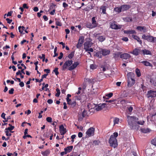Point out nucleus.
<instances>
[{
    "label": "nucleus",
    "instance_id": "nucleus-39",
    "mask_svg": "<svg viewBox=\"0 0 156 156\" xmlns=\"http://www.w3.org/2000/svg\"><path fill=\"white\" fill-rule=\"evenodd\" d=\"M56 91L57 92V93H56L55 95L56 96L58 97L59 96L60 94V90L58 88L56 89Z\"/></svg>",
    "mask_w": 156,
    "mask_h": 156
},
{
    "label": "nucleus",
    "instance_id": "nucleus-8",
    "mask_svg": "<svg viewBox=\"0 0 156 156\" xmlns=\"http://www.w3.org/2000/svg\"><path fill=\"white\" fill-rule=\"evenodd\" d=\"M59 130L61 135H64L66 132V129L64 128L63 125H61L59 126Z\"/></svg>",
    "mask_w": 156,
    "mask_h": 156
},
{
    "label": "nucleus",
    "instance_id": "nucleus-45",
    "mask_svg": "<svg viewBox=\"0 0 156 156\" xmlns=\"http://www.w3.org/2000/svg\"><path fill=\"white\" fill-rule=\"evenodd\" d=\"M74 54L73 52H71V53H70L68 56V57L71 59L72 58H73V57L74 56Z\"/></svg>",
    "mask_w": 156,
    "mask_h": 156
},
{
    "label": "nucleus",
    "instance_id": "nucleus-36",
    "mask_svg": "<svg viewBox=\"0 0 156 156\" xmlns=\"http://www.w3.org/2000/svg\"><path fill=\"white\" fill-rule=\"evenodd\" d=\"M101 9H102V12L103 13L105 14L106 13V8L105 6H103L101 7Z\"/></svg>",
    "mask_w": 156,
    "mask_h": 156
},
{
    "label": "nucleus",
    "instance_id": "nucleus-53",
    "mask_svg": "<svg viewBox=\"0 0 156 156\" xmlns=\"http://www.w3.org/2000/svg\"><path fill=\"white\" fill-rule=\"evenodd\" d=\"M5 114L4 113H2L1 115V117L5 119H6L5 118Z\"/></svg>",
    "mask_w": 156,
    "mask_h": 156
},
{
    "label": "nucleus",
    "instance_id": "nucleus-16",
    "mask_svg": "<svg viewBox=\"0 0 156 156\" xmlns=\"http://www.w3.org/2000/svg\"><path fill=\"white\" fill-rule=\"evenodd\" d=\"M92 44L89 42H86L84 44V49L85 50L91 46Z\"/></svg>",
    "mask_w": 156,
    "mask_h": 156
},
{
    "label": "nucleus",
    "instance_id": "nucleus-50",
    "mask_svg": "<svg viewBox=\"0 0 156 156\" xmlns=\"http://www.w3.org/2000/svg\"><path fill=\"white\" fill-rule=\"evenodd\" d=\"M58 68H55L54 70V72L55 73V74L56 75H58Z\"/></svg>",
    "mask_w": 156,
    "mask_h": 156
},
{
    "label": "nucleus",
    "instance_id": "nucleus-14",
    "mask_svg": "<svg viewBox=\"0 0 156 156\" xmlns=\"http://www.w3.org/2000/svg\"><path fill=\"white\" fill-rule=\"evenodd\" d=\"M130 80H128V87H131L135 83V80L134 79L131 78Z\"/></svg>",
    "mask_w": 156,
    "mask_h": 156
},
{
    "label": "nucleus",
    "instance_id": "nucleus-25",
    "mask_svg": "<svg viewBox=\"0 0 156 156\" xmlns=\"http://www.w3.org/2000/svg\"><path fill=\"white\" fill-rule=\"evenodd\" d=\"M25 29V28L23 26H20L18 27V30H19V32L21 34H24V33H23V32Z\"/></svg>",
    "mask_w": 156,
    "mask_h": 156
},
{
    "label": "nucleus",
    "instance_id": "nucleus-62",
    "mask_svg": "<svg viewBox=\"0 0 156 156\" xmlns=\"http://www.w3.org/2000/svg\"><path fill=\"white\" fill-rule=\"evenodd\" d=\"M68 6V5L66 2L63 3V6L65 8L66 7Z\"/></svg>",
    "mask_w": 156,
    "mask_h": 156
},
{
    "label": "nucleus",
    "instance_id": "nucleus-7",
    "mask_svg": "<svg viewBox=\"0 0 156 156\" xmlns=\"http://www.w3.org/2000/svg\"><path fill=\"white\" fill-rule=\"evenodd\" d=\"M110 25L112 29H120L122 27L121 25H117L114 23H111Z\"/></svg>",
    "mask_w": 156,
    "mask_h": 156
},
{
    "label": "nucleus",
    "instance_id": "nucleus-5",
    "mask_svg": "<svg viewBox=\"0 0 156 156\" xmlns=\"http://www.w3.org/2000/svg\"><path fill=\"white\" fill-rule=\"evenodd\" d=\"M94 129L92 127L89 128L86 132V137H89L93 136L94 134Z\"/></svg>",
    "mask_w": 156,
    "mask_h": 156
},
{
    "label": "nucleus",
    "instance_id": "nucleus-29",
    "mask_svg": "<svg viewBox=\"0 0 156 156\" xmlns=\"http://www.w3.org/2000/svg\"><path fill=\"white\" fill-rule=\"evenodd\" d=\"M98 39L100 42H102L105 40V36H101L98 37Z\"/></svg>",
    "mask_w": 156,
    "mask_h": 156
},
{
    "label": "nucleus",
    "instance_id": "nucleus-6",
    "mask_svg": "<svg viewBox=\"0 0 156 156\" xmlns=\"http://www.w3.org/2000/svg\"><path fill=\"white\" fill-rule=\"evenodd\" d=\"M106 105V104L103 103L102 104H99L98 105L95 106V109L97 111H99L104 108Z\"/></svg>",
    "mask_w": 156,
    "mask_h": 156
},
{
    "label": "nucleus",
    "instance_id": "nucleus-33",
    "mask_svg": "<svg viewBox=\"0 0 156 156\" xmlns=\"http://www.w3.org/2000/svg\"><path fill=\"white\" fill-rule=\"evenodd\" d=\"M141 62L146 66H151V64L147 61H142Z\"/></svg>",
    "mask_w": 156,
    "mask_h": 156
},
{
    "label": "nucleus",
    "instance_id": "nucleus-38",
    "mask_svg": "<svg viewBox=\"0 0 156 156\" xmlns=\"http://www.w3.org/2000/svg\"><path fill=\"white\" fill-rule=\"evenodd\" d=\"M5 132L6 133V136H10L12 135L11 133L10 132V131L8 130L5 129Z\"/></svg>",
    "mask_w": 156,
    "mask_h": 156
},
{
    "label": "nucleus",
    "instance_id": "nucleus-23",
    "mask_svg": "<svg viewBox=\"0 0 156 156\" xmlns=\"http://www.w3.org/2000/svg\"><path fill=\"white\" fill-rule=\"evenodd\" d=\"M122 11L126 10L130 8L129 5H122L121 6Z\"/></svg>",
    "mask_w": 156,
    "mask_h": 156
},
{
    "label": "nucleus",
    "instance_id": "nucleus-32",
    "mask_svg": "<svg viewBox=\"0 0 156 156\" xmlns=\"http://www.w3.org/2000/svg\"><path fill=\"white\" fill-rule=\"evenodd\" d=\"M86 27L87 28L91 29L95 27H94V26L92 23H87L86 25Z\"/></svg>",
    "mask_w": 156,
    "mask_h": 156
},
{
    "label": "nucleus",
    "instance_id": "nucleus-40",
    "mask_svg": "<svg viewBox=\"0 0 156 156\" xmlns=\"http://www.w3.org/2000/svg\"><path fill=\"white\" fill-rule=\"evenodd\" d=\"M136 74L138 77H140L141 76V74L140 73L139 69H136Z\"/></svg>",
    "mask_w": 156,
    "mask_h": 156
},
{
    "label": "nucleus",
    "instance_id": "nucleus-4",
    "mask_svg": "<svg viewBox=\"0 0 156 156\" xmlns=\"http://www.w3.org/2000/svg\"><path fill=\"white\" fill-rule=\"evenodd\" d=\"M142 37L143 39L147 40L149 42H156V37H154L151 36H147L145 34H143L142 35Z\"/></svg>",
    "mask_w": 156,
    "mask_h": 156
},
{
    "label": "nucleus",
    "instance_id": "nucleus-20",
    "mask_svg": "<svg viewBox=\"0 0 156 156\" xmlns=\"http://www.w3.org/2000/svg\"><path fill=\"white\" fill-rule=\"evenodd\" d=\"M102 54L103 55H106L110 53L109 51L105 49H103L101 51Z\"/></svg>",
    "mask_w": 156,
    "mask_h": 156
},
{
    "label": "nucleus",
    "instance_id": "nucleus-13",
    "mask_svg": "<svg viewBox=\"0 0 156 156\" xmlns=\"http://www.w3.org/2000/svg\"><path fill=\"white\" fill-rule=\"evenodd\" d=\"M50 152V150L48 149L44 151H41V153L43 156H48Z\"/></svg>",
    "mask_w": 156,
    "mask_h": 156
},
{
    "label": "nucleus",
    "instance_id": "nucleus-63",
    "mask_svg": "<svg viewBox=\"0 0 156 156\" xmlns=\"http://www.w3.org/2000/svg\"><path fill=\"white\" fill-rule=\"evenodd\" d=\"M47 102L48 103L51 104L52 103L53 101L51 99H48L47 101Z\"/></svg>",
    "mask_w": 156,
    "mask_h": 156
},
{
    "label": "nucleus",
    "instance_id": "nucleus-24",
    "mask_svg": "<svg viewBox=\"0 0 156 156\" xmlns=\"http://www.w3.org/2000/svg\"><path fill=\"white\" fill-rule=\"evenodd\" d=\"M132 37L135 39L139 43L141 44L142 43L141 41L140 40L139 37L136 35H132Z\"/></svg>",
    "mask_w": 156,
    "mask_h": 156
},
{
    "label": "nucleus",
    "instance_id": "nucleus-55",
    "mask_svg": "<svg viewBox=\"0 0 156 156\" xmlns=\"http://www.w3.org/2000/svg\"><path fill=\"white\" fill-rule=\"evenodd\" d=\"M23 8L24 9H28V7L27 6V4H24L23 5Z\"/></svg>",
    "mask_w": 156,
    "mask_h": 156
},
{
    "label": "nucleus",
    "instance_id": "nucleus-9",
    "mask_svg": "<svg viewBox=\"0 0 156 156\" xmlns=\"http://www.w3.org/2000/svg\"><path fill=\"white\" fill-rule=\"evenodd\" d=\"M84 39L83 37H80L79 39L78 43L77 44L76 47L77 48H80L82 45L83 44L84 42Z\"/></svg>",
    "mask_w": 156,
    "mask_h": 156
},
{
    "label": "nucleus",
    "instance_id": "nucleus-18",
    "mask_svg": "<svg viewBox=\"0 0 156 156\" xmlns=\"http://www.w3.org/2000/svg\"><path fill=\"white\" fill-rule=\"evenodd\" d=\"M92 24L95 27H96L98 24L95 20V17H93L92 19Z\"/></svg>",
    "mask_w": 156,
    "mask_h": 156
},
{
    "label": "nucleus",
    "instance_id": "nucleus-12",
    "mask_svg": "<svg viewBox=\"0 0 156 156\" xmlns=\"http://www.w3.org/2000/svg\"><path fill=\"white\" fill-rule=\"evenodd\" d=\"M130 57V55L127 53H124L121 55V58L124 59H129Z\"/></svg>",
    "mask_w": 156,
    "mask_h": 156
},
{
    "label": "nucleus",
    "instance_id": "nucleus-2",
    "mask_svg": "<svg viewBox=\"0 0 156 156\" xmlns=\"http://www.w3.org/2000/svg\"><path fill=\"white\" fill-rule=\"evenodd\" d=\"M72 60H68L66 61L63 66L62 69H65L68 68L69 70H71L75 69L80 63L79 62L77 61L75 62L73 64Z\"/></svg>",
    "mask_w": 156,
    "mask_h": 156
},
{
    "label": "nucleus",
    "instance_id": "nucleus-42",
    "mask_svg": "<svg viewBox=\"0 0 156 156\" xmlns=\"http://www.w3.org/2000/svg\"><path fill=\"white\" fill-rule=\"evenodd\" d=\"M151 143L152 144L156 146V137L152 140Z\"/></svg>",
    "mask_w": 156,
    "mask_h": 156
},
{
    "label": "nucleus",
    "instance_id": "nucleus-49",
    "mask_svg": "<svg viewBox=\"0 0 156 156\" xmlns=\"http://www.w3.org/2000/svg\"><path fill=\"white\" fill-rule=\"evenodd\" d=\"M66 101L68 104H70V103H71V100L70 99L68 98H66Z\"/></svg>",
    "mask_w": 156,
    "mask_h": 156
},
{
    "label": "nucleus",
    "instance_id": "nucleus-21",
    "mask_svg": "<svg viewBox=\"0 0 156 156\" xmlns=\"http://www.w3.org/2000/svg\"><path fill=\"white\" fill-rule=\"evenodd\" d=\"M124 33L129 34H135L136 31L134 30H124Z\"/></svg>",
    "mask_w": 156,
    "mask_h": 156
},
{
    "label": "nucleus",
    "instance_id": "nucleus-19",
    "mask_svg": "<svg viewBox=\"0 0 156 156\" xmlns=\"http://www.w3.org/2000/svg\"><path fill=\"white\" fill-rule=\"evenodd\" d=\"M73 146H69L64 149V150L67 153L70 152L72 150Z\"/></svg>",
    "mask_w": 156,
    "mask_h": 156
},
{
    "label": "nucleus",
    "instance_id": "nucleus-60",
    "mask_svg": "<svg viewBox=\"0 0 156 156\" xmlns=\"http://www.w3.org/2000/svg\"><path fill=\"white\" fill-rule=\"evenodd\" d=\"M122 40L125 41H127L128 40V39L127 37H124L122 38Z\"/></svg>",
    "mask_w": 156,
    "mask_h": 156
},
{
    "label": "nucleus",
    "instance_id": "nucleus-51",
    "mask_svg": "<svg viewBox=\"0 0 156 156\" xmlns=\"http://www.w3.org/2000/svg\"><path fill=\"white\" fill-rule=\"evenodd\" d=\"M63 55V54L62 52H60V56L58 57V58L59 59H61L62 58Z\"/></svg>",
    "mask_w": 156,
    "mask_h": 156
},
{
    "label": "nucleus",
    "instance_id": "nucleus-11",
    "mask_svg": "<svg viewBox=\"0 0 156 156\" xmlns=\"http://www.w3.org/2000/svg\"><path fill=\"white\" fill-rule=\"evenodd\" d=\"M147 95L148 97H155L156 96V91L152 90H150L149 91H148Z\"/></svg>",
    "mask_w": 156,
    "mask_h": 156
},
{
    "label": "nucleus",
    "instance_id": "nucleus-22",
    "mask_svg": "<svg viewBox=\"0 0 156 156\" xmlns=\"http://www.w3.org/2000/svg\"><path fill=\"white\" fill-rule=\"evenodd\" d=\"M140 50L139 49L137 48H135L132 52H131L130 53L133 54L135 55H137L139 53Z\"/></svg>",
    "mask_w": 156,
    "mask_h": 156
},
{
    "label": "nucleus",
    "instance_id": "nucleus-10",
    "mask_svg": "<svg viewBox=\"0 0 156 156\" xmlns=\"http://www.w3.org/2000/svg\"><path fill=\"white\" fill-rule=\"evenodd\" d=\"M87 115V111L85 110H84L82 112L81 115L79 117V120H81L83 118Z\"/></svg>",
    "mask_w": 156,
    "mask_h": 156
},
{
    "label": "nucleus",
    "instance_id": "nucleus-37",
    "mask_svg": "<svg viewBox=\"0 0 156 156\" xmlns=\"http://www.w3.org/2000/svg\"><path fill=\"white\" fill-rule=\"evenodd\" d=\"M86 51H87L88 53L90 54V56H91V54L90 52H93V50L92 48H89L85 50Z\"/></svg>",
    "mask_w": 156,
    "mask_h": 156
},
{
    "label": "nucleus",
    "instance_id": "nucleus-30",
    "mask_svg": "<svg viewBox=\"0 0 156 156\" xmlns=\"http://www.w3.org/2000/svg\"><path fill=\"white\" fill-rule=\"evenodd\" d=\"M114 11L117 12H120L122 11L121 7H117L115 8L114 9Z\"/></svg>",
    "mask_w": 156,
    "mask_h": 156
},
{
    "label": "nucleus",
    "instance_id": "nucleus-35",
    "mask_svg": "<svg viewBox=\"0 0 156 156\" xmlns=\"http://www.w3.org/2000/svg\"><path fill=\"white\" fill-rule=\"evenodd\" d=\"M97 66L95 64H91L90 65V68L91 69L94 70L96 69L97 68Z\"/></svg>",
    "mask_w": 156,
    "mask_h": 156
},
{
    "label": "nucleus",
    "instance_id": "nucleus-64",
    "mask_svg": "<svg viewBox=\"0 0 156 156\" xmlns=\"http://www.w3.org/2000/svg\"><path fill=\"white\" fill-rule=\"evenodd\" d=\"M12 12L11 11L9 12L7 14V16H11L12 15Z\"/></svg>",
    "mask_w": 156,
    "mask_h": 156
},
{
    "label": "nucleus",
    "instance_id": "nucleus-17",
    "mask_svg": "<svg viewBox=\"0 0 156 156\" xmlns=\"http://www.w3.org/2000/svg\"><path fill=\"white\" fill-rule=\"evenodd\" d=\"M136 29L139 31L145 32H146V29L143 26H138L137 27Z\"/></svg>",
    "mask_w": 156,
    "mask_h": 156
},
{
    "label": "nucleus",
    "instance_id": "nucleus-61",
    "mask_svg": "<svg viewBox=\"0 0 156 156\" xmlns=\"http://www.w3.org/2000/svg\"><path fill=\"white\" fill-rule=\"evenodd\" d=\"M35 80L37 82H41L43 81L42 79L41 78L40 80H39L38 79H36Z\"/></svg>",
    "mask_w": 156,
    "mask_h": 156
},
{
    "label": "nucleus",
    "instance_id": "nucleus-43",
    "mask_svg": "<svg viewBox=\"0 0 156 156\" xmlns=\"http://www.w3.org/2000/svg\"><path fill=\"white\" fill-rule=\"evenodd\" d=\"M76 102L75 101H73V102H71L69 105H71L72 107H74L76 105Z\"/></svg>",
    "mask_w": 156,
    "mask_h": 156
},
{
    "label": "nucleus",
    "instance_id": "nucleus-3",
    "mask_svg": "<svg viewBox=\"0 0 156 156\" xmlns=\"http://www.w3.org/2000/svg\"><path fill=\"white\" fill-rule=\"evenodd\" d=\"M118 136V133L115 132L113 133V135L111 136L109 140V143L110 146L114 148L118 146L117 140L116 138Z\"/></svg>",
    "mask_w": 156,
    "mask_h": 156
},
{
    "label": "nucleus",
    "instance_id": "nucleus-46",
    "mask_svg": "<svg viewBox=\"0 0 156 156\" xmlns=\"http://www.w3.org/2000/svg\"><path fill=\"white\" fill-rule=\"evenodd\" d=\"M52 118L51 117H48L46 119V121L49 122H52Z\"/></svg>",
    "mask_w": 156,
    "mask_h": 156
},
{
    "label": "nucleus",
    "instance_id": "nucleus-27",
    "mask_svg": "<svg viewBox=\"0 0 156 156\" xmlns=\"http://www.w3.org/2000/svg\"><path fill=\"white\" fill-rule=\"evenodd\" d=\"M142 52H143V54L144 55H151V52L149 51L148 50H147L146 49H144L142 51Z\"/></svg>",
    "mask_w": 156,
    "mask_h": 156
},
{
    "label": "nucleus",
    "instance_id": "nucleus-47",
    "mask_svg": "<svg viewBox=\"0 0 156 156\" xmlns=\"http://www.w3.org/2000/svg\"><path fill=\"white\" fill-rule=\"evenodd\" d=\"M14 91V89L13 88H12L10 90H9V93L10 94H12L13 93V91Z\"/></svg>",
    "mask_w": 156,
    "mask_h": 156
},
{
    "label": "nucleus",
    "instance_id": "nucleus-44",
    "mask_svg": "<svg viewBox=\"0 0 156 156\" xmlns=\"http://www.w3.org/2000/svg\"><path fill=\"white\" fill-rule=\"evenodd\" d=\"M57 51V48L56 47L55 48L54 50V55L53 56V57H55L58 55V54L57 53H56Z\"/></svg>",
    "mask_w": 156,
    "mask_h": 156
},
{
    "label": "nucleus",
    "instance_id": "nucleus-48",
    "mask_svg": "<svg viewBox=\"0 0 156 156\" xmlns=\"http://www.w3.org/2000/svg\"><path fill=\"white\" fill-rule=\"evenodd\" d=\"M77 127L78 129H79L81 131H83V127L81 126H77Z\"/></svg>",
    "mask_w": 156,
    "mask_h": 156
},
{
    "label": "nucleus",
    "instance_id": "nucleus-31",
    "mask_svg": "<svg viewBox=\"0 0 156 156\" xmlns=\"http://www.w3.org/2000/svg\"><path fill=\"white\" fill-rule=\"evenodd\" d=\"M9 126H10V127H9L5 129V130H7L8 131H9L10 132H11L12 130L14 128V127L13 126H12L11 124H9Z\"/></svg>",
    "mask_w": 156,
    "mask_h": 156
},
{
    "label": "nucleus",
    "instance_id": "nucleus-1",
    "mask_svg": "<svg viewBox=\"0 0 156 156\" xmlns=\"http://www.w3.org/2000/svg\"><path fill=\"white\" fill-rule=\"evenodd\" d=\"M127 118L129 126L132 130H138L140 127L139 125H143L144 122L143 120L138 121V118L134 116H127Z\"/></svg>",
    "mask_w": 156,
    "mask_h": 156
},
{
    "label": "nucleus",
    "instance_id": "nucleus-59",
    "mask_svg": "<svg viewBox=\"0 0 156 156\" xmlns=\"http://www.w3.org/2000/svg\"><path fill=\"white\" fill-rule=\"evenodd\" d=\"M33 10L35 12H37L38 11V9L37 7H35L34 8Z\"/></svg>",
    "mask_w": 156,
    "mask_h": 156
},
{
    "label": "nucleus",
    "instance_id": "nucleus-56",
    "mask_svg": "<svg viewBox=\"0 0 156 156\" xmlns=\"http://www.w3.org/2000/svg\"><path fill=\"white\" fill-rule=\"evenodd\" d=\"M6 20L7 21V23H10L12 21V20H10L9 18H7L6 19Z\"/></svg>",
    "mask_w": 156,
    "mask_h": 156
},
{
    "label": "nucleus",
    "instance_id": "nucleus-34",
    "mask_svg": "<svg viewBox=\"0 0 156 156\" xmlns=\"http://www.w3.org/2000/svg\"><path fill=\"white\" fill-rule=\"evenodd\" d=\"M113 122L114 125L118 124L119 122V119L117 118H114Z\"/></svg>",
    "mask_w": 156,
    "mask_h": 156
},
{
    "label": "nucleus",
    "instance_id": "nucleus-41",
    "mask_svg": "<svg viewBox=\"0 0 156 156\" xmlns=\"http://www.w3.org/2000/svg\"><path fill=\"white\" fill-rule=\"evenodd\" d=\"M101 54L102 53L101 51H98L97 52L96 54V56L97 57H98L99 58H101Z\"/></svg>",
    "mask_w": 156,
    "mask_h": 156
},
{
    "label": "nucleus",
    "instance_id": "nucleus-26",
    "mask_svg": "<svg viewBox=\"0 0 156 156\" xmlns=\"http://www.w3.org/2000/svg\"><path fill=\"white\" fill-rule=\"evenodd\" d=\"M151 131V130L148 128H142L141 129V131L144 133H149Z\"/></svg>",
    "mask_w": 156,
    "mask_h": 156
},
{
    "label": "nucleus",
    "instance_id": "nucleus-15",
    "mask_svg": "<svg viewBox=\"0 0 156 156\" xmlns=\"http://www.w3.org/2000/svg\"><path fill=\"white\" fill-rule=\"evenodd\" d=\"M113 94L112 93H110L109 94H106L105 96H103V98L106 99H108L112 97L113 96Z\"/></svg>",
    "mask_w": 156,
    "mask_h": 156
},
{
    "label": "nucleus",
    "instance_id": "nucleus-52",
    "mask_svg": "<svg viewBox=\"0 0 156 156\" xmlns=\"http://www.w3.org/2000/svg\"><path fill=\"white\" fill-rule=\"evenodd\" d=\"M133 108L131 106L129 107V108H128V110L129 112H131L133 110Z\"/></svg>",
    "mask_w": 156,
    "mask_h": 156
},
{
    "label": "nucleus",
    "instance_id": "nucleus-28",
    "mask_svg": "<svg viewBox=\"0 0 156 156\" xmlns=\"http://www.w3.org/2000/svg\"><path fill=\"white\" fill-rule=\"evenodd\" d=\"M55 24L57 26H62V23L59 19H55Z\"/></svg>",
    "mask_w": 156,
    "mask_h": 156
},
{
    "label": "nucleus",
    "instance_id": "nucleus-58",
    "mask_svg": "<svg viewBox=\"0 0 156 156\" xmlns=\"http://www.w3.org/2000/svg\"><path fill=\"white\" fill-rule=\"evenodd\" d=\"M83 136V133L81 132H79V133L78 134V136L80 137L81 138Z\"/></svg>",
    "mask_w": 156,
    "mask_h": 156
},
{
    "label": "nucleus",
    "instance_id": "nucleus-54",
    "mask_svg": "<svg viewBox=\"0 0 156 156\" xmlns=\"http://www.w3.org/2000/svg\"><path fill=\"white\" fill-rule=\"evenodd\" d=\"M56 5L54 4L53 3H51V6L50 7V9L51 8L53 9V8H55L56 6Z\"/></svg>",
    "mask_w": 156,
    "mask_h": 156
},
{
    "label": "nucleus",
    "instance_id": "nucleus-57",
    "mask_svg": "<svg viewBox=\"0 0 156 156\" xmlns=\"http://www.w3.org/2000/svg\"><path fill=\"white\" fill-rule=\"evenodd\" d=\"M19 85L21 87H22L24 86V83L23 82L21 81Z\"/></svg>",
    "mask_w": 156,
    "mask_h": 156
}]
</instances>
